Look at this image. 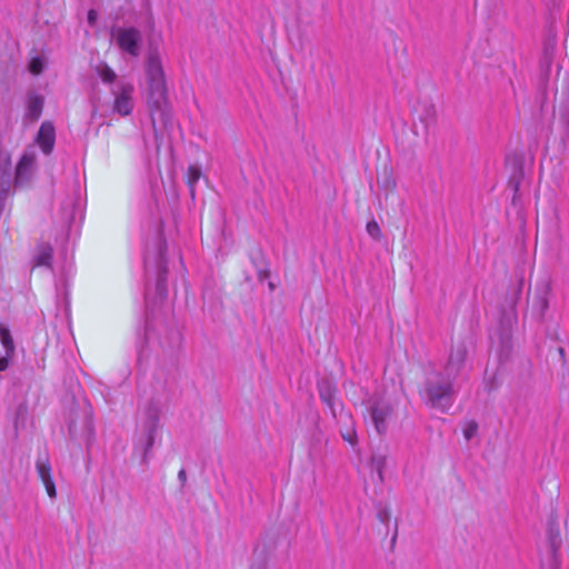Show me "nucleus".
<instances>
[{
  "label": "nucleus",
  "instance_id": "17",
  "mask_svg": "<svg viewBox=\"0 0 569 569\" xmlns=\"http://www.w3.org/2000/svg\"><path fill=\"white\" fill-rule=\"evenodd\" d=\"M0 341L6 350L8 356H13L14 353V342L11 337L9 329L4 326H0Z\"/></svg>",
  "mask_w": 569,
  "mask_h": 569
},
{
  "label": "nucleus",
  "instance_id": "19",
  "mask_svg": "<svg viewBox=\"0 0 569 569\" xmlns=\"http://www.w3.org/2000/svg\"><path fill=\"white\" fill-rule=\"evenodd\" d=\"M201 177V170L199 167L197 166H190L188 168V172H187V180H188V184L191 189V193L193 192V186L194 183L198 182V180L200 179Z\"/></svg>",
  "mask_w": 569,
  "mask_h": 569
},
{
  "label": "nucleus",
  "instance_id": "24",
  "mask_svg": "<svg viewBox=\"0 0 569 569\" xmlns=\"http://www.w3.org/2000/svg\"><path fill=\"white\" fill-rule=\"evenodd\" d=\"M341 436L343 438L345 441L349 442V443H355V439H356V431L353 428H350L348 429L346 432H341Z\"/></svg>",
  "mask_w": 569,
  "mask_h": 569
},
{
  "label": "nucleus",
  "instance_id": "1",
  "mask_svg": "<svg viewBox=\"0 0 569 569\" xmlns=\"http://www.w3.org/2000/svg\"><path fill=\"white\" fill-rule=\"evenodd\" d=\"M146 76L148 82V102L151 111L162 110L167 101V84L162 62L158 52L149 53L146 63Z\"/></svg>",
  "mask_w": 569,
  "mask_h": 569
},
{
  "label": "nucleus",
  "instance_id": "10",
  "mask_svg": "<svg viewBox=\"0 0 569 569\" xmlns=\"http://www.w3.org/2000/svg\"><path fill=\"white\" fill-rule=\"evenodd\" d=\"M12 162L9 151L0 148V186L6 193L11 189Z\"/></svg>",
  "mask_w": 569,
  "mask_h": 569
},
{
  "label": "nucleus",
  "instance_id": "8",
  "mask_svg": "<svg viewBox=\"0 0 569 569\" xmlns=\"http://www.w3.org/2000/svg\"><path fill=\"white\" fill-rule=\"evenodd\" d=\"M36 469L39 478L46 487V491L51 499L57 497L56 485L51 476V465L47 455L39 456L36 461Z\"/></svg>",
  "mask_w": 569,
  "mask_h": 569
},
{
  "label": "nucleus",
  "instance_id": "22",
  "mask_svg": "<svg viewBox=\"0 0 569 569\" xmlns=\"http://www.w3.org/2000/svg\"><path fill=\"white\" fill-rule=\"evenodd\" d=\"M320 398L330 407L332 406L333 391L329 385L320 387Z\"/></svg>",
  "mask_w": 569,
  "mask_h": 569
},
{
  "label": "nucleus",
  "instance_id": "4",
  "mask_svg": "<svg viewBox=\"0 0 569 569\" xmlns=\"http://www.w3.org/2000/svg\"><path fill=\"white\" fill-rule=\"evenodd\" d=\"M159 408L153 405H150L146 410V418L141 426V438L144 443V458H147L149 451L154 445L156 433L159 428Z\"/></svg>",
  "mask_w": 569,
  "mask_h": 569
},
{
  "label": "nucleus",
  "instance_id": "18",
  "mask_svg": "<svg viewBox=\"0 0 569 569\" xmlns=\"http://www.w3.org/2000/svg\"><path fill=\"white\" fill-rule=\"evenodd\" d=\"M561 539L558 530L549 529V556L552 561L556 560Z\"/></svg>",
  "mask_w": 569,
  "mask_h": 569
},
{
  "label": "nucleus",
  "instance_id": "14",
  "mask_svg": "<svg viewBox=\"0 0 569 569\" xmlns=\"http://www.w3.org/2000/svg\"><path fill=\"white\" fill-rule=\"evenodd\" d=\"M53 249L49 243H41L37 248L34 266L51 267Z\"/></svg>",
  "mask_w": 569,
  "mask_h": 569
},
{
  "label": "nucleus",
  "instance_id": "9",
  "mask_svg": "<svg viewBox=\"0 0 569 569\" xmlns=\"http://www.w3.org/2000/svg\"><path fill=\"white\" fill-rule=\"evenodd\" d=\"M392 407L385 401H377L371 408V418L378 433L386 431V420L391 415Z\"/></svg>",
  "mask_w": 569,
  "mask_h": 569
},
{
  "label": "nucleus",
  "instance_id": "23",
  "mask_svg": "<svg viewBox=\"0 0 569 569\" xmlns=\"http://www.w3.org/2000/svg\"><path fill=\"white\" fill-rule=\"evenodd\" d=\"M478 426L476 422H471L468 425V427L463 430V436L467 440H470L477 432Z\"/></svg>",
  "mask_w": 569,
  "mask_h": 569
},
{
  "label": "nucleus",
  "instance_id": "2",
  "mask_svg": "<svg viewBox=\"0 0 569 569\" xmlns=\"http://www.w3.org/2000/svg\"><path fill=\"white\" fill-rule=\"evenodd\" d=\"M422 396L432 408H449L455 396L453 379L440 371L431 372L426 379Z\"/></svg>",
  "mask_w": 569,
  "mask_h": 569
},
{
  "label": "nucleus",
  "instance_id": "13",
  "mask_svg": "<svg viewBox=\"0 0 569 569\" xmlns=\"http://www.w3.org/2000/svg\"><path fill=\"white\" fill-rule=\"evenodd\" d=\"M43 98L38 94H31L28 97L27 117L31 121H36L40 118L43 108Z\"/></svg>",
  "mask_w": 569,
  "mask_h": 569
},
{
  "label": "nucleus",
  "instance_id": "11",
  "mask_svg": "<svg viewBox=\"0 0 569 569\" xmlns=\"http://www.w3.org/2000/svg\"><path fill=\"white\" fill-rule=\"evenodd\" d=\"M54 140H56V132H54L53 124L50 122H43L40 126V129H39V132L37 136V142H38L39 147L41 148V150L43 151V153L50 154L52 152L53 146H54Z\"/></svg>",
  "mask_w": 569,
  "mask_h": 569
},
{
  "label": "nucleus",
  "instance_id": "21",
  "mask_svg": "<svg viewBox=\"0 0 569 569\" xmlns=\"http://www.w3.org/2000/svg\"><path fill=\"white\" fill-rule=\"evenodd\" d=\"M44 63L42 58L34 57L29 63V70L32 74H40L43 71Z\"/></svg>",
  "mask_w": 569,
  "mask_h": 569
},
{
  "label": "nucleus",
  "instance_id": "15",
  "mask_svg": "<svg viewBox=\"0 0 569 569\" xmlns=\"http://www.w3.org/2000/svg\"><path fill=\"white\" fill-rule=\"evenodd\" d=\"M387 465V457L382 453H375L371 457L370 466L373 471L377 472L379 481H383V470Z\"/></svg>",
  "mask_w": 569,
  "mask_h": 569
},
{
  "label": "nucleus",
  "instance_id": "6",
  "mask_svg": "<svg viewBox=\"0 0 569 569\" xmlns=\"http://www.w3.org/2000/svg\"><path fill=\"white\" fill-rule=\"evenodd\" d=\"M467 353L468 350L463 342L453 343L442 373L455 380L465 366Z\"/></svg>",
  "mask_w": 569,
  "mask_h": 569
},
{
  "label": "nucleus",
  "instance_id": "3",
  "mask_svg": "<svg viewBox=\"0 0 569 569\" xmlns=\"http://www.w3.org/2000/svg\"><path fill=\"white\" fill-rule=\"evenodd\" d=\"M112 37L119 49L131 57H138L141 51L142 34L134 27H119L112 30Z\"/></svg>",
  "mask_w": 569,
  "mask_h": 569
},
{
  "label": "nucleus",
  "instance_id": "5",
  "mask_svg": "<svg viewBox=\"0 0 569 569\" xmlns=\"http://www.w3.org/2000/svg\"><path fill=\"white\" fill-rule=\"evenodd\" d=\"M114 97L113 112L127 117L131 114L133 110V86L130 83H121L114 90H112Z\"/></svg>",
  "mask_w": 569,
  "mask_h": 569
},
{
  "label": "nucleus",
  "instance_id": "28",
  "mask_svg": "<svg viewBox=\"0 0 569 569\" xmlns=\"http://www.w3.org/2000/svg\"><path fill=\"white\" fill-rule=\"evenodd\" d=\"M428 117H429L431 122L435 120V110H433V108H430L428 110Z\"/></svg>",
  "mask_w": 569,
  "mask_h": 569
},
{
  "label": "nucleus",
  "instance_id": "20",
  "mask_svg": "<svg viewBox=\"0 0 569 569\" xmlns=\"http://www.w3.org/2000/svg\"><path fill=\"white\" fill-rule=\"evenodd\" d=\"M367 232L376 240H380L382 237L381 229L377 221L371 220L366 226Z\"/></svg>",
  "mask_w": 569,
  "mask_h": 569
},
{
  "label": "nucleus",
  "instance_id": "26",
  "mask_svg": "<svg viewBox=\"0 0 569 569\" xmlns=\"http://www.w3.org/2000/svg\"><path fill=\"white\" fill-rule=\"evenodd\" d=\"M97 16H98V14H97V11H96V10H93V9L89 10V12H88V22H89L90 24H94V23H96V21H97Z\"/></svg>",
  "mask_w": 569,
  "mask_h": 569
},
{
  "label": "nucleus",
  "instance_id": "16",
  "mask_svg": "<svg viewBox=\"0 0 569 569\" xmlns=\"http://www.w3.org/2000/svg\"><path fill=\"white\" fill-rule=\"evenodd\" d=\"M96 72L104 83H112L117 78L116 72L106 62L98 63Z\"/></svg>",
  "mask_w": 569,
  "mask_h": 569
},
{
  "label": "nucleus",
  "instance_id": "12",
  "mask_svg": "<svg viewBox=\"0 0 569 569\" xmlns=\"http://www.w3.org/2000/svg\"><path fill=\"white\" fill-rule=\"evenodd\" d=\"M167 246L166 243L160 242L159 243V271H158V279H157V290L161 296H164L167 293V261L164 259V250Z\"/></svg>",
  "mask_w": 569,
  "mask_h": 569
},
{
  "label": "nucleus",
  "instance_id": "27",
  "mask_svg": "<svg viewBox=\"0 0 569 569\" xmlns=\"http://www.w3.org/2000/svg\"><path fill=\"white\" fill-rule=\"evenodd\" d=\"M178 479L180 480L182 486L186 483V481H187V473H186L184 469H181L178 472Z\"/></svg>",
  "mask_w": 569,
  "mask_h": 569
},
{
  "label": "nucleus",
  "instance_id": "7",
  "mask_svg": "<svg viewBox=\"0 0 569 569\" xmlns=\"http://www.w3.org/2000/svg\"><path fill=\"white\" fill-rule=\"evenodd\" d=\"M36 158L37 156L33 149L23 152L16 168L14 180L17 184H23L30 181L36 170Z\"/></svg>",
  "mask_w": 569,
  "mask_h": 569
},
{
  "label": "nucleus",
  "instance_id": "25",
  "mask_svg": "<svg viewBox=\"0 0 569 569\" xmlns=\"http://www.w3.org/2000/svg\"><path fill=\"white\" fill-rule=\"evenodd\" d=\"M12 356H8L7 353L0 358V371H4L9 367V359Z\"/></svg>",
  "mask_w": 569,
  "mask_h": 569
}]
</instances>
